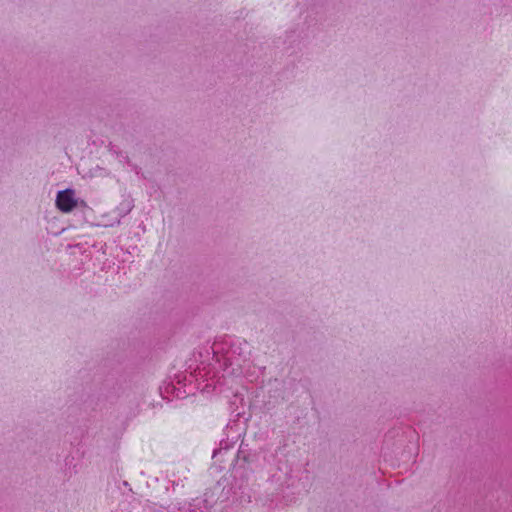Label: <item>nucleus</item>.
<instances>
[{
    "label": "nucleus",
    "mask_w": 512,
    "mask_h": 512,
    "mask_svg": "<svg viewBox=\"0 0 512 512\" xmlns=\"http://www.w3.org/2000/svg\"><path fill=\"white\" fill-rule=\"evenodd\" d=\"M213 356L223 370L231 375H240L249 362L250 351L244 340L233 337H224L214 341L212 345Z\"/></svg>",
    "instance_id": "nucleus-1"
},
{
    "label": "nucleus",
    "mask_w": 512,
    "mask_h": 512,
    "mask_svg": "<svg viewBox=\"0 0 512 512\" xmlns=\"http://www.w3.org/2000/svg\"><path fill=\"white\" fill-rule=\"evenodd\" d=\"M186 375H177L174 380L169 382H164L163 386L160 387V393L164 399H169L170 397H175L178 399H182L187 397L192 389L190 385L188 386L186 383Z\"/></svg>",
    "instance_id": "nucleus-2"
},
{
    "label": "nucleus",
    "mask_w": 512,
    "mask_h": 512,
    "mask_svg": "<svg viewBox=\"0 0 512 512\" xmlns=\"http://www.w3.org/2000/svg\"><path fill=\"white\" fill-rule=\"evenodd\" d=\"M268 400L265 402L267 410L275 408L287 398L286 385L283 380L273 379L268 382Z\"/></svg>",
    "instance_id": "nucleus-3"
},
{
    "label": "nucleus",
    "mask_w": 512,
    "mask_h": 512,
    "mask_svg": "<svg viewBox=\"0 0 512 512\" xmlns=\"http://www.w3.org/2000/svg\"><path fill=\"white\" fill-rule=\"evenodd\" d=\"M56 207L64 212H71L74 208H87V204L84 200H79L75 197V191L73 189H65L58 191L56 196Z\"/></svg>",
    "instance_id": "nucleus-4"
},
{
    "label": "nucleus",
    "mask_w": 512,
    "mask_h": 512,
    "mask_svg": "<svg viewBox=\"0 0 512 512\" xmlns=\"http://www.w3.org/2000/svg\"><path fill=\"white\" fill-rule=\"evenodd\" d=\"M134 207V201L131 197H125L115 209V213L119 218L125 217ZM120 223V219L117 221Z\"/></svg>",
    "instance_id": "nucleus-5"
},
{
    "label": "nucleus",
    "mask_w": 512,
    "mask_h": 512,
    "mask_svg": "<svg viewBox=\"0 0 512 512\" xmlns=\"http://www.w3.org/2000/svg\"><path fill=\"white\" fill-rule=\"evenodd\" d=\"M242 452H238L236 458V464L234 468L235 474H238L241 469L245 470V464L248 463V457L246 455L241 456Z\"/></svg>",
    "instance_id": "nucleus-6"
},
{
    "label": "nucleus",
    "mask_w": 512,
    "mask_h": 512,
    "mask_svg": "<svg viewBox=\"0 0 512 512\" xmlns=\"http://www.w3.org/2000/svg\"><path fill=\"white\" fill-rule=\"evenodd\" d=\"M286 487L287 488H290V487H293V488L295 487L296 488L297 486L295 485L294 481H291V483H289V482L286 483Z\"/></svg>",
    "instance_id": "nucleus-7"
},
{
    "label": "nucleus",
    "mask_w": 512,
    "mask_h": 512,
    "mask_svg": "<svg viewBox=\"0 0 512 512\" xmlns=\"http://www.w3.org/2000/svg\"><path fill=\"white\" fill-rule=\"evenodd\" d=\"M221 449H222V448H220L219 450H214V452H213V457H215V456H216V454H217L218 452H220V451H221Z\"/></svg>",
    "instance_id": "nucleus-8"
}]
</instances>
